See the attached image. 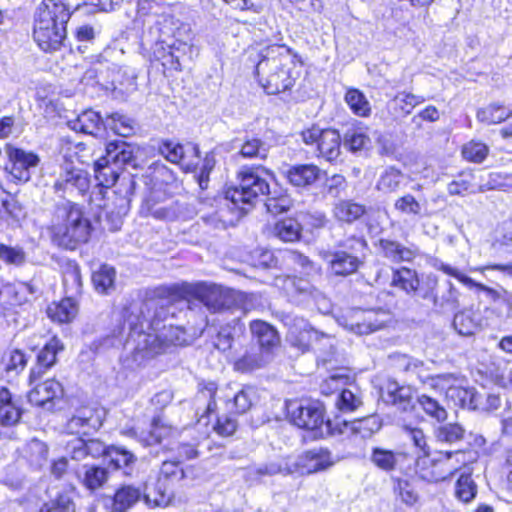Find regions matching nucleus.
<instances>
[{
    "label": "nucleus",
    "mask_w": 512,
    "mask_h": 512,
    "mask_svg": "<svg viewBox=\"0 0 512 512\" xmlns=\"http://www.w3.org/2000/svg\"><path fill=\"white\" fill-rule=\"evenodd\" d=\"M159 152L168 161L181 165L187 171H192L198 165L200 151L196 144L183 145L172 140H165L160 144Z\"/></svg>",
    "instance_id": "17"
},
{
    "label": "nucleus",
    "mask_w": 512,
    "mask_h": 512,
    "mask_svg": "<svg viewBox=\"0 0 512 512\" xmlns=\"http://www.w3.org/2000/svg\"><path fill=\"white\" fill-rule=\"evenodd\" d=\"M403 179L404 175L400 170L394 167H388L380 175L377 182V189L385 193L394 192L400 187Z\"/></svg>",
    "instance_id": "60"
},
{
    "label": "nucleus",
    "mask_w": 512,
    "mask_h": 512,
    "mask_svg": "<svg viewBox=\"0 0 512 512\" xmlns=\"http://www.w3.org/2000/svg\"><path fill=\"white\" fill-rule=\"evenodd\" d=\"M263 174L272 177V173L263 167H242L237 174L239 184L226 190L225 199L245 211V207L240 205H253L260 196L270 193L268 181Z\"/></svg>",
    "instance_id": "6"
},
{
    "label": "nucleus",
    "mask_w": 512,
    "mask_h": 512,
    "mask_svg": "<svg viewBox=\"0 0 512 512\" xmlns=\"http://www.w3.org/2000/svg\"><path fill=\"white\" fill-rule=\"evenodd\" d=\"M185 477V473L179 461H164L161 465L156 486L157 495L152 498L150 493L143 495L144 501L149 506H166L170 503L172 492L167 486L178 483Z\"/></svg>",
    "instance_id": "12"
},
{
    "label": "nucleus",
    "mask_w": 512,
    "mask_h": 512,
    "mask_svg": "<svg viewBox=\"0 0 512 512\" xmlns=\"http://www.w3.org/2000/svg\"><path fill=\"white\" fill-rule=\"evenodd\" d=\"M70 123L72 129L75 131L91 135H97L103 128H105V120L98 112L92 109L83 111Z\"/></svg>",
    "instance_id": "39"
},
{
    "label": "nucleus",
    "mask_w": 512,
    "mask_h": 512,
    "mask_svg": "<svg viewBox=\"0 0 512 512\" xmlns=\"http://www.w3.org/2000/svg\"><path fill=\"white\" fill-rule=\"evenodd\" d=\"M425 100L421 95L399 92L388 102L387 106L394 119H400L408 116L416 106L424 103Z\"/></svg>",
    "instance_id": "37"
},
{
    "label": "nucleus",
    "mask_w": 512,
    "mask_h": 512,
    "mask_svg": "<svg viewBox=\"0 0 512 512\" xmlns=\"http://www.w3.org/2000/svg\"><path fill=\"white\" fill-rule=\"evenodd\" d=\"M335 464L331 452L326 448H313L301 455L293 456L294 474L310 475L325 471Z\"/></svg>",
    "instance_id": "14"
},
{
    "label": "nucleus",
    "mask_w": 512,
    "mask_h": 512,
    "mask_svg": "<svg viewBox=\"0 0 512 512\" xmlns=\"http://www.w3.org/2000/svg\"><path fill=\"white\" fill-rule=\"evenodd\" d=\"M186 31V26L182 25L178 19L172 15L162 14L157 17L155 22L149 26L144 34V44L151 45L155 39L168 41L175 40L176 44L182 39L183 32Z\"/></svg>",
    "instance_id": "15"
},
{
    "label": "nucleus",
    "mask_w": 512,
    "mask_h": 512,
    "mask_svg": "<svg viewBox=\"0 0 512 512\" xmlns=\"http://www.w3.org/2000/svg\"><path fill=\"white\" fill-rule=\"evenodd\" d=\"M37 512H76V503L70 492H57L39 507Z\"/></svg>",
    "instance_id": "43"
},
{
    "label": "nucleus",
    "mask_w": 512,
    "mask_h": 512,
    "mask_svg": "<svg viewBox=\"0 0 512 512\" xmlns=\"http://www.w3.org/2000/svg\"><path fill=\"white\" fill-rule=\"evenodd\" d=\"M458 290L451 281H446L444 289L435 293L433 308L439 312L453 311L458 307Z\"/></svg>",
    "instance_id": "48"
},
{
    "label": "nucleus",
    "mask_w": 512,
    "mask_h": 512,
    "mask_svg": "<svg viewBox=\"0 0 512 512\" xmlns=\"http://www.w3.org/2000/svg\"><path fill=\"white\" fill-rule=\"evenodd\" d=\"M48 446L43 441L32 439L26 446V458L35 469H40L48 462Z\"/></svg>",
    "instance_id": "54"
},
{
    "label": "nucleus",
    "mask_w": 512,
    "mask_h": 512,
    "mask_svg": "<svg viewBox=\"0 0 512 512\" xmlns=\"http://www.w3.org/2000/svg\"><path fill=\"white\" fill-rule=\"evenodd\" d=\"M175 429L163 418L162 415H156L152 418L149 429L140 433L133 431L139 443L145 447L161 444L164 439L169 438Z\"/></svg>",
    "instance_id": "24"
},
{
    "label": "nucleus",
    "mask_w": 512,
    "mask_h": 512,
    "mask_svg": "<svg viewBox=\"0 0 512 512\" xmlns=\"http://www.w3.org/2000/svg\"><path fill=\"white\" fill-rule=\"evenodd\" d=\"M245 324L239 317H234L220 326L214 346L223 352L232 349L233 344L240 342L245 334Z\"/></svg>",
    "instance_id": "28"
},
{
    "label": "nucleus",
    "mask_w": 512,
    "mask_h": 512,
    "mask_svg": "<svg viewBox=\"0 0 512 512\" xmlns=\"http://www.w3.org/2000/svg\"><path fill=\"white\" fill-rule=\"evenodd\" d=\"M345 102L357 116L367 117L371 113V105L369 101L364 93L358 89H349L345 94Z\"/></svg>",
    "instance_id": "56"
},
{
    "label": "nucleus",
    "mask_w": 512,
    "mask_h": 512,
    "mask_svg": "<svg viewBox=\"0 0 512 512\" xmlns=\"http://www.w3.org/2000/svg\"><path fill=\"white\" fill-rule=\"evenodd\" d=\"M251 474L257 477L274 476L277 474L284 476L294 475L293 455L279 456L272 459L251 470Z\"/></svg>",
    "instance_id": "38"
},
{
    "label": "nucleus",
    "mask_w": 512,
    "mask_h": 512,
    "mask_svg": "<svg viewBox=\"0 0 512 512\" xmlns=\"http://www.w3.org/2000/svg\"><path fill=\"white\" fill-rule=\"evenodd\" d=\"M108 458L115 469H122L125 475H131L137 457L129 450L120 446H109Z\"/></svg>",
    "instance_id": "44"
},
{
    "label": "nucleus",
    "mask_w": 512,
    "mask_h": 512,
    "mask_svg": "<svg viewBox=\"0 0 512 512\" xmlns=\"http://www.w3.org/2000/svg\"><path fill=\"white\" fill-rule=\"evenodd\" d=\"M217 385L215 382L200 383L195 396L196 415L199 416L197 425L207 426L209 414L216 410L215 396Z\"/></svg>",
    "instance_id": "23"
},
{
    "label": "nucleus",
    "mask_w": 512,
    "mask_h": 512,
    "mask_svg": "<svg viewBox=\"0 0 512 512\" xmlns=\"http://www.w3.org/2000/svg\"><path fill=\"white\" fill-rule=\"evenodd\" d=\"M63 285L66 293L71 296L78 294L81 290L80 268L75 262H68L63 270Z\"/></svg>",
    "instance_id": "63"
},
{
    "label": "nucleus",
    "mask_w": 512,
    "mask_h": 512,
    "mask_svg": "<svg viewBox=\"0 0 512 512\" xmlns=\"http://www.w3.org/2000/svg\"><path fill=\"white\" fill-rule=\"evenodd\" d=\"M302 140L307 145H316L319 156L329 162L336 161L341 153V137L335 129H322L312 126L301 132Z\"/></svg>",
    "instance_id": "10"
},
{
    "label": "nucleus",
    "mask_w": 512,
    "mask_h": 512,
    "mask_svg": "<svg viewBox=\"0 0 512 512\" xmlns=\"http://www.w3.org/2000/svg\"><path fill=\"white\" fill-rule=\"evenodd\" d=\"M136 188V181L133 176L123 177L116 184L113 193H122L123 197L118 198L114 196L112 204H104L103 208L107 213L114 214L118 217L124 216L130 210L132 196Z\"/></svg>",
    "instance_id": "25"
},
{
    "label": "nucleus",
    "mask_w": 512,
    "mask_h": 512,
    "mask_svg": "<svg viewBox=\"0 0 512 512\" xmlns=\"http://www.w3.org/2000/svg\"><path fill=\"white\" fill-rule=\"evenodd\" d=\"M101 426V420L94 410L88 407L77 409L67 421L65 431L71 435H88Z\"/></svg>",
    "instance_id": "21"
},
{
    "label": "nucleus",
    "mask_w": 512,
    "mask_h": 512,
    "mask_svg": "<svg viewBox=\"0 0 512 512\" xmlns=\"http://www.w3.org/2000/svg\"><path fill=\"white\" fill-rule=\"evenodd\" d=\"M21 410L13 401L10 391L0 387V425L13 426L19 422Z\"/></svg>",
    "instance_id": "41"
},
{
    "label": "nucleus",
    "mask_w": 512,
    "mask_h": 512,
    "mask_svg": "<svg viewBox=\"0 0 512 512\" xmlns=\"http://www.w3.org/2000/svg\"><path fill=\"white\" fill-rule=\"evenodd\" d=\"M6 153L9 163L6 170L19 182H28L31 179V169L36 168L40 163V157L24 149L7 146Z\"/></svg>",
    "instance_id": "16"
},
{
    "label": "nucleus",
    "mask_w": 512,
    "mask_h": 512,
    "mask_svg": "<svg viewBox=\"0 0 512 512\" xmlns=\"http://www.w3.org/2000/svg\"><path fill=\"white\" fill-rule=\"evenodd\" d=\"M72 0H43L34 15L33 37L45 52L60 49L66 37V24L72 10L79 9Z\"/></svg>",
    "instance_id": "3"
},
{
    "label": "nucleus",
    "mask_w": 512,
    "mask_h": 512,
    "mask_svg": "<svg viewBox=\"0 0 512 512\" xmlns=\"http://www.w3.org/2000/svg\"><path fill=\"white\" fill-rule=\"evenodd\" d=\"M252 337L258 343L257 348L270 356L272 350L280 344L277 330L269 323L254 320L250 323Z\"/></svg>",
    "instance_id": "30"
},
{
    "label": "nucleus",
    "mask_w": 512,
    "mask_h": 512,
    "mask_svg": "<svg viewBox=\"0 0 512 512\" xmlns=\"http://www.w3.org/2000/svg\"><path fill=\"white\" fill-rule=\"evenodd\" d=\"M64 349L63 344L57 337H52L39 351L37 361L48 369L55 365L58 352Z\"/></svg>",
    "instance_id": "62"
},
{
    "label": "nucleus",
    "mask_w": 512,
    "mask_h": 512,
    "mask_svg": "<svg viewBox=\"0 0 512 512\" xmlns=\"http://www.w3.org/2000/svg\"><path fill=\"white\" fill-rule=\"evenodd\" d=\"M259 84L269 95L291 90L301 75L297 53L286 45L271 44L249 50Z\"/></svg>",
    "instance_id": "1"
},
{
    "label": "nucleus",
    "mask_w": 512,
    "mask_h": 512,
    "mask_svg": "<svg viewBox=\"0 0 512 512\" xmlns=\"http://www.w3.org/2000/svg\"><path fill=\"white\" fill-rule=\"evenodd\" d=\"M94 173L98 185L106 188L117 184L119 179V168L106 155L94 163Z\"/></svg>",
    "instance_id": "42"
},
{
    "label": "nucleus",
    "mask_w": 512,
    "mask_h": 512,
    "mask_svg": "<svg viewBox=\"0 0 512 512\" xmlns=\"http://www.w3.org/2000/svg\"><path fill=\"white\" fill-rule=\"evenodd\" d=\"M270 360L265 352L257 346L250 345L242 354L234 355V369L241 373L252 372L263 368Z\"/></svg>",
    "instance_id": "33"
},
{
    "label": "nucleus",
    "mask_w": 512,
    "mask_h": 512,
    "mask_svg": "<svg viewBox=\"0 0 512 512\" xmlns=\"http://www.w3.org/2000/svg\"><path fill=\"white\" fill-rule=\"evenodd\" d=\"M382 398L402 412L413 408V397L410 387L400 386L395 381H388L382 392Z\"/></svg>",
    "instance_id": "34"
},
{
    "label": "nucleus",
    "mask_w": 512,
    "mask_h": 512,
    "mask_svg": "<svg viewBox=\"0 0 512 512\" xmlns=\"http://www.w3.org/2000/svg\"><path fill=\"white\" fill-rule=\"evenodd\" d=\"M141 47L150 54L151 60L162 61V65L168 69L181 70L180 58L181 54H185L191 47L185 41L167 39H155L153 44H144V34L141 38Z\"/></svg>",
    "instance_id": "13"
},
{
    "label": "nucleus",
    "mask_w": 512,
    "mask_h": 512,
    "mask_svg": "<svg viewBox=\"0 0 512 512\" xmlns=\"http://www.w3.org/2000/svg\"><path fill=\"white\" fill-rule=\"evenodd\" d=\"M135 122L130 117L119 112L111 113L105 118V129L109 128L114 133L128 137L134 133Z\"/></svg>",
    "instance_id": "53"
},
{
    "label": "nucleus",
    "mask_w": 512,
    "mask_h": 512,
    "mask_svg": "<svg viewBox=\"0 0 512 512\" xmlns=\"http://www.w3.org/2000/svg\"><path fill=\"white\" fill-rule=\"evenodd\" d=\"M90 186L88 173L80 167L73 164L67 158L60 166V172L53 184L55 193L65 196L72 195L76 191L79 195H84Z\"/></svg>",
    "instance_id": "11"
},
{
    "label": "nucleus",
    "mask_w": 512,
    "mask_h": 512,
    "mask_svg": "<svg viewBox=\"0 0 512 512\" xmlns=\"http://www.w3.org/2000/svg\"><path fill=\"white\" fill-rule=\"evenodd\" d=\"M137 152L138 148L135 145L123 140H117L111 141L106 145L105 155L118 168L125 165L135 168L137 166Z\"/></svg>",
    "instance_id": "31"
},
{
    "label": "nucleus",
    "mask_w": 512,
    "mask_h": 512,
    "mask_svg": "<svg viewBox=\"0 0 512 512\" xmlns=\"http://www.w3.org/2000/svg\"><path fill=\"white\" fill-rule=\"evenodd\" d=\"M379 248L382 255L393 263L411 262L419 254L417 246H405L391 239H380Z\"/></svg>",
    "instance_id": "32"
},
{
    "label": "nucleus",
    "mask_w": 512,
    "mask_h": 512,
    "mask_svg": "<svg viewBox=\"0 0 512 512\" xmlns=\"http://www.w3.org/2000/svg\"><path fill=\"white\" fill-rule=\"evenodd\" d=\"M171 301L168 297H162L160 293L147 297L139 307L133 308L127 318V324L129 325V319L133 315H138L139 318H134V321L144 322L145 330H157L161 322H165L169 317L173 318L174 316L175 308Z\"/></svg>",
    "instance_id": "8"
},
{
    "label": "nucleus",
    "mask_w": 512,
    "mask_h": 512,
    "mask_svg": "<svg viewBox=\"0 0 512 512\" xmlns=\"http://www.w3.org/2000/svg\"><path fill=\"white\" fill-rule=\"evenodd\" d=\"M366 213V207L352 200H342L333 208L334 217L345 223H353Z\"/></svg>",
    "instance_id": "45"
},
{
    "label": "nucleus",
    "mask_w": 512,
    "mask_h": 512,
    "mask_svg": "<svg viewBox=\"0 0 512 512\" xmlns=\"http://www.w3.org/2000/svg\"><path fill=\"white\" fill-rule=\"evenodd\" d=\"M382 424L378 416L370 415L351 422L350 430L353 434L359 435L361 438H370L378 432Z\"/></svg>",
    "instance_id": "57"
},
{
    "label": "nucleus",
    "mask_w": 512,
    "mask_h": 512,
    "mask_svg": "<svg viewBox=\"0 0 512 512\" xmlns=\"http://www.w3.org/2000/svg\"><path fill=\"white\" fill-rule=\"evenodd\" d=\"M418 281V274L413 269L401 267L393 270L391 285L401 289L407 295H411L413 290L417 288Z\"/></svg>",
    "instance_id": "47"
},
{
    "label": "nucleus",
    "mask_w": 512,
    "mask_h": 512,
    "mask_svg": "<svg viewBox=\"0 0 512 512\" xmlns=\"http://www.w3.org/2000/svg\"><path fill=\"white\" fill-rule=\"evenodd\" d=\"M63 387L60 382L54 379H48L42 383L36 384L28 393V400L32 405L46 407L51 409L53 402L61 398Z\"/></svg>",
    "instance_id": "22"
},
{
    "label": "nucleus",
    "mask_w": 512,
    "mask_h": 512,
    "mask_svg": "<svg viewBox=\"0 0 512 512\" xmlns=\"http://www.w3.org/2000/svg\"><path fill=\"white\" fill-rule=\"evenodd\" d=\"M276 236L284 242H293L299 239L301 226L297 220L288 218L275 225Z\"/></svg>",
    "instance_id": "64"
},
{
    "label": "nucleus",
    "mask_w": 512,
    "mask_h": 512,
    "mask_svg": "<svg viewBox=\"0 0 512 512\" xmlns=\"http://www.w3.org/2000/svg\"><path fill=\"white\" fill-rule=\"evenodd\" d=\"M172 293L182 298H193L201 302L211 313L226 315L231 309L230 292L221 286L198 283H182L171 289Z\"/></svg>",
    "instance_id": "7"
},
{
    "label": "nucleus",
    "mask_w": 512,
    "mask_h": 512,
    "mask_svg": "<svg viewBox=\"0 0 512 512\" xmlns=\"http://www.w3.org/2000/svg\"><path fill=\"white\" fill-rule=\"evenodd\" d=\"M270 145L258 137L246 136L240 149V155L247 159L265 160L269 154Z\"/></svg>",
    "instance_id": "49"
},
{
    "label": "nucleus",
    "mask_w": 512,
    "mask_h": 512,
    "mask_svg": "<svg viewBox=\"0 0 512 512\" xmlns=\"http://www.w3.org/2000/svg\"><path fill=\"white\" fill-rule=\"evenodd\" d=\"M142 497L139 488L132 485H123L118 488L114 495L104 498V507L111 512H127Z\"/></svg>",
    "instance_id": "27"
},
{
    "label": "nucleus",
    "mask_w": 512,
    "mask_h": 512,
    "mask_svg": "<svg viewBox=\"0 0 512 512\" xmlns=\"http://www.w3.org/2000/svg\"><path fill=\"white\" fill-rule=\"evenodd\" d=\"M49 230L56 245L73 250L89 240L92 224L81 205L62 200L55 205Z\"/></svg>",
    "instance_id": "4"
},
{
    "label": "nucleus",
    "mask_w": 512,
    "mask_h": 512,
    "mask_svg": "<svg viewBox=\"0 0 512 512\" xmlns=\"http://www.w3.org/2000/svg\"><path fill=\"white\" fill-rule=\"evenodd\" d=\"M282 174L293 187L307 188L319 180L321 169L314 164L288 165Z\"/></svg>",
    "instance_id": "20"
},
{
    "label": "nucleus",
    "mask_w": 512,
    "mask_h": 512,
    "mask_svg": "<svg viewBox=\"0 0 512 512\" xmlns=\"http://www.w3.org/2000/svg\"><path fill=\"white\" fill-rule=\"evenodd\" d=\"M290 419L299 428L315 431L325 423L324 408L319 402L293 403L288 406Z\"/></svg>",
    "instance_id": "18"
},
{
    "label": "nucleus",
    "mask_w": 512,
    "mask_h": 512,
    "mask_svg": "<svg viewBox=\"0 0 512 512\" xmlns=\"http://www.w3.org/2000/svg\"><path fill=\"white\" fill-rule=\"evenodd\" d=\"M457 378L453 374H439L433 378V388L445 390L446 397L453 401L455 405L470 410L480 408L482 404V395L474 388H464L456 385Z\"/></svg>",
    "instance_id": "9"
},
{
    "label": "nucleus",
    "mask_w": 512,
    "mask_h": 512,
    "mask_svg": "<svg viewBox=\"0 0 512 512\" xmlns=\"http://www.w3.org/2000/svg\"><path fill=\"white\" fill-rule=\"evenodd\" d=\"M28 358L20 349L6 351L0 360V373L8 381H13L25 369Z\"/></svg>",
    "instance_id": "35"
},
{
    "label": "nucleus",
    "mask_w": 512,
    "mask_h": 512,
    "mask_svg": "<svg viewBox=\"0 0 512 512\" xmlns=\"http://www.w3.org/2000/svg\"><path fill=\"white\" fill-rule=\"evenodd\" d=\"M403 369L405 372L410 374L411 376H416V378L423 384L428 383L431 387L433 384V378L435 376H431L429 374L428 368L425 366L424 362L418 359L403 357Z\"/></svg>",
    "instance_id": "59"
},
{
    "label": "nucleus",
    "mask_w": 512,
    "mask_h": 512,
    "mask_svg": "<svg viewBox=\"0 0 512 512\" xmlns=\"http://www.w3.org/2000/svg\"><path fill=\"white\" fill-rule=\"evenodd\" d=\"M256 399V391L251 386H245L236 392L232 399L227 400L226 408L235 414H244L250 410Z\"/></svg>",
    "instance_id": "46"
},
{
    "label": "nucleus",
    "mask_w": 512,
    "mask_h": 512,
    "mask_svg": "<svg viewBox=\"0 0 512 512\" xmlns=\"http://www.w3.org/2000/svg\"><path fill=\"white\" fill-rule=\"evenodd\" d=\"M115 278V269L108 265H102L92 274V283L98 293L109 294L115 289Z\"/></svg>",
    "instance_id": "51"
},
{
    "label": "nucleus",
    "mask_w": 512,
    "mask_h": 512,
    "mask_svg": "<svg viewBox=\"0 0 512 512\" xmlns=\"http://www.w3.org/2000/svg\"><path fill=\"white\" fill-rule=\"evenodd\" d=\"M109 470L100 465H83L77 472L80 483L91 493L102 488L109 479Z\"/></svg>",
    "instance_id": "36"
},
{
    "label": "nucleus",
    "mask_w": 512,
    "mask_h": 512,
    "mask_svg": "<svg viewBox=\"0 0 512 512\" xmlns=\"http://www.w3.org/2000/svg\"><path fill=\"white\" fill-rule=\"evenodd\" d=\"M289 336L295 346L305 349L308 348L313 341H319L321 338L330 339V336L319 332L310 326L303 318H294L289 328Z\"/></svg>",
    "instance_id": "29"
},
{
    "label": "nucleus",
    "mask_w": 512,
    "mask_h": 512,
    "mask_svg": "<svg viewBox=\"0 0 512 512\" xmlns=\"http://www.w3.org/2000/svg\"><path fill=\"white\" fill-rule=\"evenodd\" d=\"M401 454L392 450L375 447L372 449L370 461L379 469L390 472L394 470L398 464Z\"/></svg>",
    "instance_id": "55"
},
{
    "label": "nucleus",
    "mask_w": 512,
    "mask_h": 512,
    "mask_svg": "<svg viewBox=\"0 0 512 512\" xmlns=\"http://www.w3.org/2000/svg\"><path fill=\"white\" fill-rule=\"evenodd\" d=\"M368 243L362 236L350 235L336 243L332 249L320 252L327 270L334 276L347 277L364 264Z\"/></svg>",
    "instance_id": "5"
},
{
    "label": "nucleus",
    "mask_w": 512,
    "mask_h": 512,
    "mask_svg": "<svg viewBox=\"0 0 512 512\" xmlns=\"http://www.w3.org/2000/svg\"><path fill=\"white\" fill-rule=\"evenodd\" d=\"M512 116V110L492 103L484 108L477 111V119L487 125L501 123Z\"/></svg>",
    "instance_id": "52"
},
{
    "label": "nucleus",
    "mask_w": 512,
    "mask_h": 512,
    "mask_svg": "<svg viewBox=\"0 0 512 512\" xmlns=\"http://www.w3.org/2000/svg\"><path fill=\"white\" fill-rule=\"evenodd\" d=\"M109 447L98 439L84 440L82 437H75L67 441L65 445V451L71 459L80 461L85 459L87 456L97 458L105 455L108 457Z\"/></svg>",
    "instance_id": "19"
},
{
    "label": "nucleus",
    "mask_w": 512,
    "mask_h": 512,
    "mask_svg": "<svg viewBox=\"0 0 512 512\" xmlns=\"http://www.w3.org/2000/svg\"><path fill=\"white\" fill-rule=\"evenodd\" d=\"M434 267L437 270H440V271L444 272L445 274L456 278L458 281H460L462 284H464L465 286H467L469 288L475 287L481 291H484L487 293V295H489L493 299H496L499 297V293L496 290H494L490 287H487L481 283L475 282L472 278L466 276L465 274L461 273L459 270H457L456 268H454L448 264L439 262V263H436L434 265Z\"/></svg>",
    "instance_id": "50"
},
{
    "label": "nucleus",
    "mask_w": 512,
    "mask_h": 512,
    "mask_svg": "<svg viewBox=\"0 0 512 512\" xmlns=\"http://www.w3.org/2000/svg\"><path fill=\"white\" fill-rule=\"evenodd\" d=\"M77 313L78 306L72 296H67L58 303L54 302L47 308L48 317L58 323H69Z\"/></svg>",
    "instance_id": "40"
},
{
    "label": "nucleus",
    "mask_w": 512,
    "mask_h": 512,
    "mask_svg": "<svg viewBox=\"0 0 512 512\" xmlns=\"http://www.w3.org/2000/svg\"><path fill=\"white\" fill-rule=\"evenodd\" d=\"M417 402L425 414L437 422H443L447 419L448 413L446 409L436 399L422 394L418 396Z\"/></svg>",
    "instance_id": "58"
},
{
    "label": "nucleus",
    "mask_w": 512,
    "mask_h": 512,
    "mask_svg": "<svg viewBox=\"0 0 512 512\" xmlns=\"http://www.w3.org/2000/svg\"><path fill=\"white\" fill-rule=\"evenodd\" d=\"M140 214L144 217L152 216L158 220H174L177 218L178 211L172 202H160V193L150 191L143 199Z\"/></svg>",
    "instance_id": "26"
},
{
    "label": "nucleus",
    "mask_w": 512,
    "mask_h": 512,
    "mask_svg": "<svg viewBox=\"0 0 512 512\" xmlns=\"http://www.w3.org/2000/svg\"><path fill=\"white\" fill-rule=\"evenodd\" d=\"M133 315L129 319V332L124 343V351L130 355L132 362L141 365L145 361L164 353L169 347L181 345L184 339V331L172 322L163 324L157 330H145L144 322H135Z\"/></svg>",
    "instance_id": "2"
},
{
    "label": "nucleus",
    "mask_w": 512,
    "mask_h": 512,
    "mask_svg": "<svg viewBox=\"0 0 512 512\" xmlns=\"http://www.w3.org/2000/svg\"><path fill=\"white\" fill-rule=\"evenodd\" d=\"M395 493L406 506L412 507L420 501L415 484L406 479H398L394 487Z\"/></svg>",
    "instance_id": "61"
}]
</instances>
